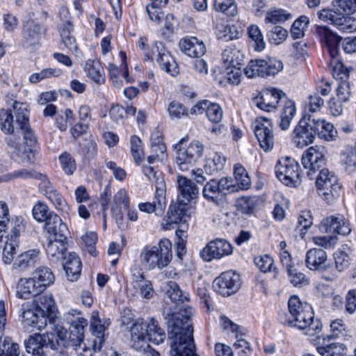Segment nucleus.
<instances>
[{
    "instance_id": "f257e3e1",
    "label": "nucleus",
    "mask_w": 356,
    "mask_h": 356,
    "mask_svg": "<svg viewBox=\"0 0 356 356\" xmlns=\"http://www.w3.org/2000/svg\"><path fill=\"white\" fill-rule=\"evenodd\" d=\"M193 312L191 307L184 306L178 313H164L170 341V356H199L196 353L191 322Z\"/></svg>"
},
{
    "instance_id": "f03ea898",
    "label": "nucleus",
    "mask_w": 356,
    "mask_h": 356,
    "mask_svg": "<svg viewBox=\"0 0 356 356\" xmlns=\"http://www.w3.org/2000/svg\"><path fill=\"white\" fill-rule=\"evenodd\" d=\"M280 323L296 328L305 334L314 336L318 334L322 329L319 319L314 318L312 307L302 302L298 296H292L288 300V310L278 314Z\"/></svg>"
},
{
    "instance_id": "7ed1b4c3",
    "label": "nucleus",
    "mask_w": 356,
    "mask_h": 356,
    "mask_svg": "<svg viewBox=\"0 0 356 356\" xmlns=\"http://www.w3.org/2000/svg\"><path fill=\"white\" fill-rule=\"evenodd\" d=\"M50 332L42 334H35L30 336L25 341V345H30L36 348L49 346L53 350H58L60 348H67L75 345V340L71 332H68L62 325L59 319L49 322Z\"/></svg>"
},
{
    "instance_id": "20e7f679",
    "label": "nucleus",
    "mask_w": 356,
    "mask_h": 356,
    "mask_svg": "<svg viewBox=\"0 0 356 356\" xmlns=\"http://www.w3.org/2000/svg\"><path fill=\"white\" fill-rule=\"evenodd\" d=\"M172 243L167 238L161 239L156 245H146L142 250L140 259L143 264L149 269H161L170 262L172 256Z\"/></svg>"
},
{
    "instance_id": "39448f33",
    "label": "nucleus",
    "mask_w": 356,
    "mask_h": 356,
    "mask_svg": "<svg viewBox=\"0 0 356 356\" xmlns=\"http://www.w3.org/2000/svg\"><path fill=\"white\" fill-rule=\"evenodd\" d=\"M187 140L188 137H184L174 145L176 163L183 171L193 166L202 156L204 152V145L201 143L193 140L189 145H184Z\"/></svg>"
},
{
    "instance_id": "423d86ee",
    "label": "nucleus",
    "mask_w": 356,
    "mask_h": 356,
    "mask_svg": "<svg viewBox=\"0 0 356 356\" xmlns=\"http://www.w3.org/2000/svg\"><path fill=\"white\" fill-rule=\"evenodd\" d=\"M314 179H316V186L319 195L327 203H332L339 197L341 186L334 172L328 169H321Z\"/></svg>"
},
{
    "instance_id": "0eeeda50",
    "label": "nucleus",
    "mask_w": 356,
    "mask_h": 356,
    "mask_svg": "<svg viewBox=\"0 0 356 356\" xmlns=\"http://www.w3.org/2000/svg\"><path fill=\"white\" fill-rule=\"evenodd\" d=\"M283 69L282 63L274 58L268 59H252L244 68L248 78L274 76Z\"/></svg>"
},
{
    "instance_id": "6e6552de",
    "label": "nucleus",
    "mask_w": 356,
    "mask_h": 356,
    "mask_svg": "<svg viewBox=\"0 0 356 356\" xmlns=\"http://www.w3.org/2000/svg\"><path fill=\"white\" fill-rule=\"evenodd\" d=\"M327 150L323 146L310 147L302 156V164L306 170L307 176L314 179L321 169H325Z\"/></svg>"
},
{
    "instance_id": "1a4fd4ad",
    "label": "nucleus",
    "mask_w": 356,
    "mask_h": 356,
    "mask_svg": "<svg viewBox=\"0 0 356 356\" xmlns=\"http://www.w3.org/2000/svg\"><path fill=\"white\" fill-rule=\"evenodd\" d=\"M275 171L277 177L286 186H297L300 183L299 165L291 157L282 158L277 163Z\"/></svg>"
},
{
    "instance_id": "9d476101",
    "label": "nucleus",
    "mask_w": 356,
    "mask_h": 356,
    "mask_svg": "<svg viewBox=\"0 0 356 356\" xmlns=\"http://www.w3.org/2000/svg\"><path fill=\"white\" fill-rule=\"evenodd\" d=\"M232 186V181L227 177L212 179L204 186L202 194L209 202L220 205L225 202L227 192Z\"/></svg>"
},
{
    "instance_id": "9b49d317",
    "label": "nucleus",
    "mask_w": 356,
    "mask_h": 356,
    "mask_svg": "<svg viewBox=\"0 0 356 356\" xmlns=\"http://www.w3.org/2000/svg\"><path fill=\"white\" fill-rule=\"evenodd\" d=\"M327 256L325 251L320 248H312L307 251L305 257L306 266L311 270H319L323 273V278L327 281H332L337 275L327 273L332 268L330 264H327Z\"/></svg>"
},
{
    "instance_id": "f8f14e48",
    "label": "nucleus",
    "mask_w": 356,
    "mask_h": 356,
    "mask_svg": "<svg viewBox=\"0 0 356 356\" xmlns=\"http://www.w3.org/2000/svg\"><path fill=\"white\" fill-rule=\"evenodd\" d=\"M318 18L333 24L339 31L343 33H352L356 31V19L342 15L331 9H323L318 13Z\"/></svg>"
},
{
    "instance_id": "ddd939ff",
    "label": "nucleus",
    "mask_w": 356,
    "mask_h": 356,
    "mask_svg": "<svg viewBox=\"0 0 356 356\" xmlns=\"http://www.w3.org/2000/svg\"><path fill=\"white\" fill-rule=\"evenodd\" d=\"M273 125L271 120L260 117L257 118L254 125V135L260 147L265 151H269L274 146Z\"/></svg>"
},
{
    "instance_id": "4468645a",
    "label": "nucleus",
    "mask_w": 356,
    "mask_h": 356,
    "mask_svg": "<svg viewBox=\"0 0 356 356\" xmlns=\"http://www.w3.org/2000/svg\"><path fill=\"white\" fill-rule=\"evenodd\" d=\"M240 275L233 271H226L220 274L213 282L216 291L223 296L235 293L241 286Z\"/></svg>"
},
{
    "instance_id": "2eb2a0df",
    "label": "nucleus",
    "mask_w": 356,
    "mask_h": 356,
    "mask_svg": "<svg viewBox=\"0 0 356 356\" xmlns=\"http://www.w3.org/2000/svg\"><path fill=\"white\" fill-rule=\"evenodd\" d=\"M22 134L23 135L25 145L28 148H25L21 145L20 152L18 154L19 151L14 149L15 151L13 152V157L18 162L31 163V155L33 154L31 147H33L37 143V138L34 131L30 127L29 124L25 126L20 127Z\"/></svg>"
},
{
    "instance_id": "dca6fc26",
    "label": "nucleus",
    "mask_w": 356,
    "mask_h": 356,
    "mask_svg": "<svg viewBox=\"0 0 356 356\" xmlns=\"http://www.w3.org/2000/svg\"><path fill=\"white\" fill-rule=\"evenodd\" d=\"M21 321L24 327L42 330L47 325L48 318L42 311L37 308L30 309L26 304L22 305Z\"/></svg>"
},
{
    "instance_id": "f3484780",
    "label": "nucleus",
    "mask_w": 356,
    "mask_h": 356,
    "mask_svg": "<svg viewBox=\"0 0 356 356\" xmlns=\"http://www.w3.org/2000/svg\"><path fill=\"white\" fill-rule=\"evenodd\" d=\"M321 229L327 233L348 235L351 231L350 223L343 215L327 216L321 223Z\"/></svg>"
},
{
    "instance_id": "a211bd4d",
    "label": "nucleus",
    "mask_w": 356,
    "mask_h": 356,
    "mask_svg": "<svg viewBox=\"0 0 356 356\" xmlns=\"http://www.w3.org/2000/svg\"><path fill=\"white\" fill-rule=\"evenodd\" d=\"M13 122L12 111L5 109L0 110V128L3 133L10 134L6 138V142L9 147L20 152V138H17L15 134ZM19 154V152H18Z\"/></svg>"
},
{
    "instance_id": "6ab92c4d",
    "label": "nucleus",
    "mask_w": 356,
    "mask_h": 356,
    "mask_svg": "<svg viewBox=\"0 0 356 356\" xmlns=\"http://www.w3.org/2000/svg\"><path fill=\"white\" fill-rule=\"evenodd\" d=\"M285 94L277 88H266L254 99V103L261 110L270 112L277 108L279 101Z\"/></svg>"
},
{
    "instance_id": "aec40b11",
    "label": "nucleus",
    "mask_w": 356,
    "mask_h": 356,
    "mask_svg": "<svg viewBox=\"0 0 356 356\" xmlns=\"http://www.w3.org/2000/svg\"><path fill=\"white\" fill-rule=\"evenodd\" d=\"M232 253V245L227 241L220 238L210 241L201 251L202 257L207 261L213 259L222 258Z\"/></svg>"
},
{
    "instance_id": "412c9836",
    "label": "nucleus",
    "mask_w": 356,
    "mask_h": 356,
    "mask_svg": "<svg viewBox=\"0 0 356 356\" xmlns=\"http://www.w3.org/2000/svg\"><path fill=\"white\" fill-rule=\"evenodd\" d=\"M314 139L315 136L304 114L293 130L292 141L296 147L303 148L312 144Z\"/></svg>"
},
{
    "instance_id": "4be33fe9",
    "label": "nucleus",
    "mask_w": 356,
    "mask_h": 356,
    "mask_svg": "<svg viewBox=\"0 0 356 356\" xmlns=\"http://www.w3.org/2000/svg\"><path fill=\"white\" fill-rule=\"evenodd\" d=\"M315 33L319 37L321 42L326 45L332 59L331 63H333L338 55L339 44L341 38L326 26H316Z\"/></svg>"
},
{
    "instance_id": "5701e85b",
    "label": "nucleus",
    "mask_w": 356,
    "mask_h": 356,
    "mask_svg": "<svg viewBox=\"0 0 356 356\" xmlns=\"http://www.w3.org/2000/svg\"><path fill=\"white\" fill-rule=\"evenodd\" d=\"M155 51H157L156 61L160 68L172 76L177 75L179 73L178 65L162 42H156Z\"/></svg>"
},
{
    "instance_id": "b1692460",
    "label": "nucleus",
    "mask_w": 356,
    "mask_h": 356,
    "mask_svg": "<svg viewBox=\"0 0 356 356\" xmlns=\"http://www.w3.org/2000/svg\"><path fill=\"white\" fill-rule=\"evenodd\" d=\"M44 229L49 235V238H64L68 234V229L65 223L52 211H50L49 214V218L44 224Z\"/></svg>"
},
{
    "instance_id": "393cba45",
    "label": "nucleus",
    "mask_w": 356,
    "mask_h": 356,
    "mask_svg": "<svg viewBox=\"0 0 356 356\" xmlns=\"http://www.w3.org/2000/svg\"><path fill=\"white\" fill-rule=\"evenodd\" d=\"M183 201L184 200L179 201L177 204L170 206L167 219V223L170 224V226L181 222H186L190 218L192 208Z\"/></svg>"
},
{
    "instance_id": "a878e982",
    "label": "nucleus",
    "mask_w": 356,
    "mask_h": 356,
    "mask_svg": "<svg viewBox=\"0 0 356 356\" xmlns=\"http://www.w3.org/2000/svg\"><path fill=\"white\" fill-rule=\"evenodd\" d=\"M129 197L127 191L124 188H120L113 196L111 211L115 218L118 227L124 229L122 221L123 220L121 209H129Z\"/></svg>"
},
{
    "instance_id": "bb28decb",
    "label": "nucleus",
    "mask_w": 356,
    "mask_h": 356,
    "mask_svg": "<svg viewBox=\"0 0 356 356\" xmlns=\"http://www.w3.org/2000/svg\"><path fill=\"white\" fill-rule=\"evenodd\" d=\"M39 286L32 277L21 278L17 284L16 296L24 300L36 297L42 293Z\"/></svg>"
},
{
    "instance_id": "cd10ccee",
    "label": "nucleus",
    "mask_w": 356,
    "mask_h": 356,
    "mask_svg": "<svg viewBox=\"0 0 356 356\" xmlns=\"http://www.w3.org/2000/svg\"><path fill=\"white\" fill-rule=\"evenodd\" d=\"M180 50L191 58H200L206 52V47L202 41L195 37L181 39L179 42Z\"/></svg>"
},
{
    "instance_id": "c85d7f7f",
    "label": "nucleus",
    "mask_w": 356,
    "mask_h": 356,
    "mask_svg": "<svg viewBox=\"0 0 356 356\" xmlns=\"http://www.w3.org/2000/svg\"><path fill=\"white\" fill-rule=\"evenodd\" d=\"M67 246V237H64V238H49L46 248L49 259L54 263L63 260L65 257Z\"/></svg>"
},
{
    "instance_id": "c756f323",
    "label": "nucleus",
    "mask_w": 356,
    "mask_h": 356,
    "mask_svg": "<svg viewBox=\"0 0 356 356\" xmlns=\"http://www.w3.org/2000/svg\"><path fill=\"white\" fill-rule=\"evenodd\" d=\"M62 265L70 281L74 282L79 279L81 270V262L75 253L69 252L65 256Z\"/></svg>"
},
{
    "instance_id": "7c9ffc66",
    "label": "nucleus",
    "mask_w": 356,
    "mask_h": 356,
    "mask_svg": "<svg viewBox=\"0 0 356 356\" xmlns=\"http://www.w3.org/2000/svg\"><path fill=\"white\" fill-rule=\"evenodd\" d=\"M144 329L143 323L138 321L133 324L131 328V346L138 351L147 352L150 348Z\"/></svg>"
},
{
    "instance_id": "2f4dec72",
    "label": "nucleus",
    "mask_w": 356,
    "mask_h": 356,
    "mask_svg": "<svg viewBox=\"0 0 356 356\" xmlns=\"http://www.w3.org/2000/svg\"><path fill=\"white\" fill-rule=\"evenodd\" d=\"M34 301L35 302V308L45 314L48 318V322L58 318L56 316V303L51 294H40L35 297Z\"/></svg>"
},
{
    "instance_id": "473e14b6",
    "label": "nucleus",
    "mask_w": 356,
    "mask_h": 356,
    "mask_svg": "<svg viewBox=\"0 0 356 356\" xmlns=\"http://www.w3.org/2000/svg\"><path fill=\"white\" fill-rule=\"evenodd\" d=\"M108 325V321H102L100 318L98 312H92L90 319V329L92 331V338L90 339L98 342L99 344H104L105 341V330Z\"/></svg>"
},
{
    "instance_id": "72a5a7b5",
    "label": "nucleus",
    "mask_w": 356,
    "mask_h": 356,
    "mask_svg": "<svg viewBox=\"0 0 356 356\" xmlns=\"http://www.w3.org/2000/svg\"><path fill=\"white\" fill-rule=\"evenodd\" d=\"M222 60L227 69L241 67L244 55L236 46H228L222 52Z\"/></svg>"
},
{
    "instance_id": "f704fd0d",
    "label": "nucleus",
    "mask_w": 356,
    "mask_h": 356,
    "mask_svg": "<svg viewBox=\"0 0 356 356\" xmlns=\"http://www.w3.org/2000/svg\"><path fill=\"white\" fill-rule=\"evenodd\" d=\"M39 288L44 292L47 287L51 285L55 281V276L52 270L47 266L37 268L31 275Z\"/></svg>"
},
{
    "instance_id": "c9c22d12",
    "label": "nucleus",
    "mask_w": 356,
    "mask_h": 356,
    "mask_svg": "<svg viewBox=\"0 0 356 356\" xmlns=\"http://www.w3.org/2000/svg\"><path fill=\"white\" fill-rule=\"evenodd\" d=\"M177 184L179 193L184 200L190 202L197 197L199 188L191 179L186 177L178 176Z\"/></svg>"
},
{
    "instance_id": "e433bc0d",
    "label": "nucleus",
    "mask_w": 356,
    "mask_h": 356,
    "mask_svg": "<svg viewBox=\"0 0 356 356\" xmlns=\"http://www.w3.org/2000/svg\"><path fill=\"white\" fill-rule=\"evenodd\" d=\"M144 331L149 341L155 344L162 343L165 338V331L159 326L157 321L154 318L150 319L148 323H143Z\"/></svg>"
},
{
    "instance_id": "4c0bfd02",
    "label": "nucleus",
    "mask_w": 356,
    "mask_h": 356,
    "mask_svg": "<svg viewBox=\"0 0 356 356\" xmlns=\"http://www.w3.org/2000/svg\"><path fill=\"white\" fill-rule=\"evenodd\" d=\"M39 254L40 250L38 249H31L22 253L15 260L14 268L24 271L33 267L38 259Z\"/></svg>"
},
{
    "instance_id": "58836bf2",
    "label": "nucleus",
    "mask_w": 356,
    "mask_h": 356,
    "mask_svg": "<svg viewBox=\"0 0 356 356\" xmlns=\"http://www.w3.org/2000/svg\"><path fill=\"white\" fill-rule=\"evenodd\" d=\"M87 76L95 82L102 84L104 82V69L101 63L97 60H87L85 65Z\"/></svg>"
},
{
    "instance_id": "ea45409f",
    "label": "nucleus",
    "mask_w": 356,
    "mask_h": 356,
    "mask_svg": "<svg viewBox=\"0 0 356 356\" xmlns=\"http://www.w3.org/2000/svg\"><path fill=\"white\" fill-rule=\"evenodd\" d=\"M102 345L90 339L87 340L86 343L83 340L75 343L73 348L81 356H93L95 353L100 351Z\"/></svg>"
},
{
    "instance_id": "a19ab883",
    "label": "nucleus",
    "mask_w": 356,
    "mask_h": 356,
    "mask_svg": "<svg viewBox=\"0 0 356 356\" xmlns=\"http://www.w3.org/2000/svg\"><path fill=\"white\" fill-rule=\"evenodd\" d=\"M296 113V108L294 102L288 100L282 108L279 127L282 130H286L289 128L291 122Z\"/></svg>"
},
{
    "instance_id": "79ce46f5",
    "label": "nucleus",
    "mask_w": 356,
    "mask_h": 356,
    "mask_svg": "<svg viewBox=\"0 0 356 356\" xmlns=\"http://www.w3.org/2000/svg\"><path fill=\"white\" fill-rule=\"evenodd\" d=\"M165 293L172 302L177 304L189 300L188 293L183 292L175 282L169 281L166 283Z\"/></svg>"
},
{
    "instance_id": "37998d69",
    "label": "nucleus",
    "mask_w": 356,
    "mask_h": 356,
    "mask_svg": "<svg viewBox=\"0 0 356 356\" xmlns=\"http://www.w3.org/2000/svg\"><path fill=\"white\" fill-rule=\"evenodd\" d=\"M12 111L16 118V122L19 127H24L29 124V111L28 106L25 103L14 101L12 104Z\"/></svg>"
},
{
    "instance_id": "c03bdc74",
    "label": "nucleus",
    "mask_w": 356,
    "mask_h": 356,
    "mask_svg": "<svg viewBox=\"0 0 356 356\" xmlns=\"http://www.w3.org/2000/svg\"><path fill=\"white\" fill-rule=\"evenodd\" d=\"M88 325V321L83 317H77L71 321L70 332L76 343L84 339V330Z\"/></svg>"
},
{
    "instance_id": "a18cd8bd",
    "label": "nucleus",
    "mask_w": 356,
    "mask_h": 356,
    "mask_svg": "<svg viewBox=\"0 0 356 356\" xmlns=\"http://www.w3.org/2000/svg\"><path fill=\"white\" fill-rule=\"evenodd\" d=\"M19 346L13 343L9 337L0 335V356H19Z\"/></svg>"
},
{
    "instance_id": "49530a36",
    "label": "nucleus",
    "mask_w": 356,
    "mask_h": 356,
    "mask_svg": "<svg viewBox=\"0 0 356 356\" xmlns=\"http://www.w3.org/2000/svg\"><path fill=\"white\" fill-rule=\"evenodd\" d=\"M309 24V18L305 15H302L296 19L291 28V36L293 39L301 38L305 35L306 31Z\"/></svg>"
},
{
    "instance_id": "de8ad7c7",
    "label": "nucleus",
    "mask_w": 356,
    "mask_h": 356,
    "mask_svg": "<svg viewBox=\"0 0 356 356\" xmlns=\"http://www.w3.org/2000/svg\"><path fill=\"white\" fill-rule=\"evenodd\" d=\"M72 24L70 22L65 23L60 31L61 44L70 51L74 52L77 49L75 39L70 35Z\"/></svg>"
},
{
    "instance_id": "09e8293b",
    "label": "nucleus",
    "mask_w": 356,
    "mask_h": 356,
    "mask_svg": "<svg viewBox=\"0 0 356 356\" xmlns=\"http://www.w3.org/2000/svg\"><path fill=\"white\" fill-rule=\"evenodd\" d=\"M214 9L232 17L235 16L238 12L234 0H215Z\"/></svg>"
},
{
    "instance_id": "8fccbe9b",
    "label": "nucleus",
    "mask_w": 356,
    "mask_h": 356,
    "mask_svg": "<svg viewBox=\"0 0 356 356\" xmlns=\"http://www.w3.org/2000/svg\"><path fill=\"white\" fill-rule=\"evenodd\" d=\"M11 233L7 236L8 241H18L21 232L24 231V219L21 216H15L10 220L9 227Z\"/></svg>"
},
{
    "instance_id": "3c124183",
    "label": "nucleus",
    "mask_w": 356,
    "mask_h": 356,
    "mask_svg": "<svg viewBox=\"0 0 356 356\" xmlns=\"http://www.w3.org/2000/svg\"><path fill=\"white\" fill-rule=\"evenodd\" d=\"M234 172L237 184L241 189H247L250 186V178L246 170L240 164L236 163L234 166Z\"/></svg>"
},
{
    "instance_id": "603ef678",
    "label": "nucleus",
    "mask_w": 356,
    "mask_h": 356,
    "mask_svg": "<svg viewBox=\"0 0 356 356\" xmlns=\"http://www.w3.org/2000/svg\"><path fill=\"white\" fill-rule=\"evenodd\" d=\"M248 35L252 40V46L256 51H261L265 47L263 35L256 25H252L248 28Z\"/></svg>"
},
{
    "instance_id": "864d4df0",
    "label": "nucleus",
    "mask_w": 356,
    "mask_h": 356,
    "mask_svg": "<svg viewBox=\"0 0 356 356\" xmlns=\"http://www.w3.org/2000/svg\"><path fill=\"white\" fill-rule=\"evenodd\" d=\"M45 197L49 201H51V202L54 205L55 208L58 211L67 213L69 210L67 203L62 195L60 194L56 189L52 191L51 193L45 195Z\"/></svg>"
},
{
    "instance_id": "5fc2aeb1",
    "label": "nucleus",
    "mask_w": 356,
    "mask_h": 356,
    "mask_svg": "<svg viewBox=\"0 0 356 356\" xmlns=\"http://www.w3.org/2000/svg\"><path fill=\"white\" fill-rule=\"evenodd\" d=\"M168 111L172 119H180L182 117L187 116L188 114V108L177 101H172L169 104Z\"/></svg>"
},
{
    "instance_id": "6e6d98bb",
    "label": "nucleus",
    "mask_w": 356,
    "mask_h": 356,
    "mask_svg": "<svg viewBox=\"0 0 356 356\" xmlns=\"http://www.w3.org/2000/svg\"><path fill=\"white\" fill-rule=\"evenodd\" d=\"M287 35V31L280 26H273L268 33L270 42L275 45L283 42L286 39Z\"/></svg>"
},
{
    "instance_id": "4d7b16f0",
    "label": "nucleus",
    "mask_w": 356,
    "mask_h": 356,
    "mask_svg": "<svg viewBox=\"0 0 356 356\" xmlns=\"http://www.w3.org/2000/svg\"><path fill=\"white\" fill-rule=\"evenodd\" d=\"M19 241H6L2 252V259L4 264H10L13 261L16 252V248L18 246Z\"/></svg>"
},
{
    "instance_id": "13d9d810",
    "label": "nucleus",
    "mask_w": 356,
    "mask_h": 356,
    "mask_svg": "<svg viewBox=\"0 0 356 356\" xmlns=\"http://www.w3.org/2000/svg\"><path fill=\"white\" fill-rule=\"evenodd\" d=\"M231 70L227 72L223 79L219 81L220 85L226 86L227 83L237 86L241 82L242 71L241 67H231Z\"/></svg>"
},
{
    "instance_id": "bf43d9fd",
    "label": "nucleus",
    "mask_w": 356,
    "mask_h": 356,
    "mask_svg": "<svg viewBox=\"0 0 356 356\" xmlns=\"http://www.w3.org/2000/svg\"><path fill=\"white\" fill-rule=\"evenodd\" d=\"M9 209L6 203L0 202V241L9 227Z\"/></svg>"
},
{
    "instance_id": "052dcab7",
    "label": "nucleus",
    "mask_w": 356,
    "mask_h": 356,
    "mask_svg": "<svg viewBox=\"0 0 356 356\" xmlns=\"http://www.w3.org/2000/svg\"><path fill=\"white\" fill-rule=\"evenodd\" d=\"M25 348L26 352L31 354L32 356H69L65 350L66 348H60L58 350H55L54 353L49 354L47 352H44V347L38 346V348H36L30 345H25Z\"/></svg>"
},
{
    "instance_id": "680f3d73",
    "label": "nucleus",
    "mask_w": 356,
    "mask_h": 356,
    "mask_svg": "<svg viewBox=\"0 0 356 356\" xmlns=\"http://www.w3.org/2000/svg\"><path fill=\"white\" fill-rule=\"evenodd\" d=\"M291 17V14L286 13L285 10H275L266 13L265 21L270 24H277L284 22Z\"/></svg>"
},
{
    "instance_id": "e2e57ef3",
    "label": "nucleus",
    "mask_w": 356,
    "mask_h": 356,
    "mask_svg": "<svg viewBox=\"0 0 356 356\" xmlns=\"http://www.w3.org/2000/svg\"><path fill=\"white\" fill-rule=\"evenodd\" d=\"M59 161L63 171L67 175H71L76 168L74 159L67 152L63 153L59 156Z\"/></svg>"
},
{
    "instance_id": "0e129e2a",
    "label": "nucleus",
    "mask_w": 356,
    "mask_h": 356,
    "mask_svg": "<svg viewBox=\"0 0 356 356\" xmlns=\"http://www.w3.org/2000/svg\"><path fill=\"white\" fill-rule=\"evenodd\" d=\"M256 207V202L254 198L242 197L237 201V209L243 213L251 214Z\"/></svg>"
},
{
    "instance_id": "69168bd1",
    "label": "nucleus",
    "mask_w": 356,
    "mask_h": 356,
    "mask_svg": "<svg viewBox=\"0 0 356 356\" xmlns=\"http://www.w3.org/2000/svg\"><path fill=\"white\" fill-rule=\"evenodd\" d=\"M206 115L211 122L218 123L222 118V110L219 104L209 102Z\"/></svg>"
},
{
    "instance_id": "338daca9",
    "label": "nucleus",
    "mask_w": 356,
    "mask_h": 356,
    "mask_svg": "<svg viewBox=\"0 0 356 356\" xmlns=\"http://www.w3.org/2000/svg\"><path fill=\"white\" fill-rule=\"evenodd\" d=\"M335 268L339 272L346 269L350 264V258L347 253L343 251L337 250L334 254Z\"/></svg>"
},
{
    "instance_id": "774afa93",
    "label": "nucleus",
    "mask_w": 356,
    "mask_h": 356,
    "mask_svg": "<svg viewBox=\"0 0 356 356\" xmlns=\"http://www.w3.org/2000/svg\"><path fill=\"white\" fill-rule=\"evenodd\" d=\"M33 218L38 222H45L49 218V207L47 204L42 202L37 203L33 208Z\"/></svg>"
}]
</instances>
